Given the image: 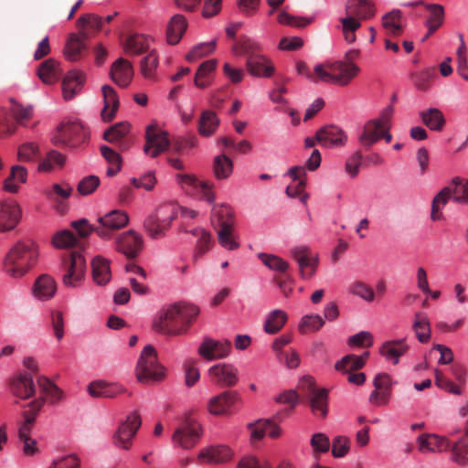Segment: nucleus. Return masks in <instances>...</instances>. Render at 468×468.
I'll use <instances>...</instances> for the list:
<instances>
[{
    "label": "nucleus",
    "mask_w": 468,
    "mask_h": 468,
    "mask_svg": "<svg viewBox=\"0 0 468 468\" xmlns=\"http://www.w3.org/2000/svg\"><path fill=\"white\" fill-rule=\"evenodd\" d=\"M452 189L451 186L443 187L433 198L431 205V218L432 220H439L441 218L440 210L447 204L450 199H452Z\"/></svg>",
    "instance_id": "obj_39"
},
{
    "label": "nucleus",
    "mask_w": 468,
    "mask_h": 468,
    "mask_svg": "<svg viewBox=\"0 0 468 468\" xmlns=\"http://www.w3.org/2000/svg\"><path fill=\"white\" fill-rule=\"evenodd\" d=\"M327 68L335 73V85L346 86L359 73L360 69L353 62H326Z\"/></svg>",
    "instance_id": "obj_15"
},
{
    "label": "nucleus",
    "mask_w": 468,
    "mask_h": 468,
    "mask_svg": "<svg viewBox=\"0 0 468 468\" xmlns=\"http://www.w3.org/2000/svg\"><path fill=\"white\" fill-rule=\"evenodd\" d=\"M258 257L267 268L274 271L285 272L289 268V263L279 256L261 252Z\"/></svg>",
    "instance_id": "obj_55"
},
{
    "label": "nucleus",
    "mask_w": 468,
    "mask_h": 468,
    "mask_svg": "<svg viewBox=\"0 0 468 468\" xmlns=\"http://www.w3.org/2000/svg\"><path fill=\"white\" fill-rule=\"evenodd\" d=\"M56 292L57 283L49 275L39 276L34 283V295L39 300H48L55 295Z\"/></svg>",
    "instance_id": "obj_29"
},
{
    "label": "nucleus",
    "mask_w": 468,
    "mask_h": 468,
    "mask_svg": "<svg viewBox=\"0 0 468 468\" xmlns=\"http://www.w3.org/2000/svg\"><path fill=\"white\" fill-rule=\"evenodd\" d=\"M142 424L141 417L137 412L130 413L126 420L119 426L113 434L112 441L115 446L128 450L132 440Z\"/></svg>",
    "instance_id": "obj_7"
},
{
    "label": "nucleus",
    "mask_w": 468,
    "mask_h": 468,
    "mask_svg": "<svg viewBox=\"0 0 468 468\" xmlns=\"http://www.w3.org/2000/svg\"><path fill=\"white\" fill-rule=\"evenodd\" d=\"M91 268L92 277L97 284L105 285L110 282L112 272L109 260L101 256H96L91 261Z\"/></svg>",
    "instance_id": "obj_30"
},
{
    "label": "nucleus",
    "mask_w": 468,
    "mask_h": 468,
    "mask_svg": "<svg viewBox=\"0 0 468 468\" xmlns=\"http://www.w3.org/2000/svg\"><path fill=\"white\" fill-rule=\"evenodd\" d=\"M159 65L155 50L150 51L141 61V73L145 79H153Z\"/></svg>",
    "instance_id": "obj_51"
},
{
    "label": "nucleus",
    "mask_w": 468,
    "mask_h": 468,
    "mask_svg": "<svg viewBox=\"0 0 468 468\" xmlns=\"http://www.w3.org/2000/svg\"><path fill=\"white\" fill-rule=\"evenodd\" d=\"M86 271V261L80 253H72L67 263L66 273L63 274V283L68 287L78 286Z\"/></svg>",
    "instance_id": "obj_14"
},
{
    "label": "nucleus",
    "mask_w": 468,
    "mask_h": 468,
    "mask_svg": "<svg viewBox=\"0 0 468 468\" xmlns=\"http://www.w3.org/2000/svg\"><path fill=\"white\" fill-rule=\"evenodd\" d=\"M186 27L187 25L185 16L181 15L174 16L170 19L166 28L167 42L171 45L177 44L186 32Z\"/></svg>",
    "instance_id": "obj_34"
},
{
    "label": "nucleus",
    "mask_w": 468,
    "mask_h": 468,
    "mask_svg": "<svg viewBox=\"0 0 468 468\" xmlns=\"http://www.w3.org/2000/svg\"><path fill=\"white\" fill-rule=\"evenodd\" d=\"M215 49L216 39H212L207 42H202L193 47V48L186 54V58L188 61H195L213 53Z\"/></svg>",
    "instance_id": "obj_54"
},
{
    "label": "nucleus",
    "mask_w": 468,
    "mask_h": 468,
    "mask_svg": "<svg viewBox=\"0 0 468 468\" xmlns=\"http://www.w3.org/2000/svg\"><path fill=\"white\" fill-rule=\"evenodd\" d=\"M65 162L66 158L61 153L52 150L38 164L37 170L41 173H49L56 168H62Z\"/></svg>",
    "instance_id": "obj_38"
},
{
    "label": "nucleus",
    "mask_w": 468,
    "mask_h": 468,
    "mask_svg": "<svg viewBox=\"0 0 468 468\" xmlns=\"http://www.w3.org/2000/svg\"><path fill=\"white\" fill-rule=\"evenodd\" d=\"M12 393L22 399H27L35 394L33 377L29 373H20L11 383Z\"/></svg>",
    "instance_id": "obj_22"
},
{
    "label": "nucleus",
    "mask_w": 468,
    "mask_h": 468,
    "mask_svg": "<svg viewBox=\"0 0 468 468\" xmlns=\"http://www.w3.org/2000/svg\"><path fill=\"white\" fill-rule=\"evenodd\" d=\"M213 171L216 178H228L233 171L231 159L225 154L216 156L213 163Z\"/></svg>",
    "instance_id": "obj_44"
},
{
    "label": "nucleus",
    "mask_w": 468,
    "mask_h": 468,
    "mask_svg": "<svg viewBox=\"0 0 468 468\" xmlns=\"http://www.w3.org/2000/svg\"><path fill=\"white\" fill-rule=\"evenodd\" d=\"M277 19L280 24L293 27H303L313 22V18L294 16L287 13L285 10L280 12Z\"/></svg>",
    "instance_id": "obj_62"
},
{
    "label": "nucleus",
    "mask_w": 468,
    "mask_h": 468,
    "mask_svg": "<svg viewBox=\"0 0 468 468\" xmlns=\"http://www.w3.org/2000/svg\"><path fill=\"white\" fill-rule=\"evenodd\" d=\"M104 106L101 115L104 122L112 121L119 108V97L115 90L110 85H103L101 88Z\"/></svg>",
    "instance_id": "obj_25"
},
{
    "label": "nucleus",
    "mask_w": 468,
    "mask_h": 468,
    "mask_svg": "<svg viewBox=\"0 0 468 468\" xmlns=\"http://www.w3.org/2000/svg\"><path fill=\"white\" fill-rule=\"evenodd\" d=\"M110 77L121 88H126L133 77V68L130 61L119 58L111 67Z\"/></svg>",
    "instance_id": "obj_17"
},
{
    "label": "nucleus",
    "mask_w": 468,
    "mask_h": 468,
    "mask_svg": "<svg viewBox=\"0 0 468 468\" xmlns=\"http://www.w3.org/2000/svg\"><path fill=\"white\" fill-rule=\"evenodd\" d=\"M287 314L281 310L275 309L268 314L266 316L263 329L265 333L269 335H274L278 333L287 322Z\"/></svg>",
    "instance_id": "obj_35"
},
{
    "label": "nucleus",
    "mask_w": 468,
    "mask_h": 468,
    "mask_svg": "<svg viewBox=\"0 0 468 468\" xmlns=\"http://www.w3.org/2000/svg\"><path fill=\"white\" fill-rule=\"evenodd\" d=\"M336 370L343 374H347L354 370H358L363 367V362L361 359L356 358V355H346L337 361L335 365Z\"/></svg>",
    "instance_id": "obj_59"
},
{
    "label": "nucleus",
    "mask_w": 468,
    "mask_h": 468,
    "mask_svg": "<svg viewBox=\"0 0 468 468\" xmlns=\"http://www.w3.org/2000/svg\"><path fill=\"white\" fill-rule=\"evenodd\" d=\"M261 51V44L252 38H244L239 43L233 47V53L236 56L247 55H259Z\"/></svg>",
    "instance_id": "obj_48"
},
{
    "label": "nucleus",
    "mask_w": 468,
    "mask_h": 468,
    "mask_svg": "<svg viewBox=\"0 0 468 468\" xmlns=\"http://www.w3.org/2000/svg\"><path fill=\"white\" fill-rule=\"evenodd\" d=\"M77 239L69 230L57 232L52 238V244L58 249H69L77 244Z\"/></svg>",
    "instance_id": "obj_61"
},
{
    "label": "nucleus",
    "mask_w": 468,
    "mask_h": 468,
    "mask_svg": "<svg viewBox=\"0 0 468 468\" xmlns=\"http://www.w3.org/2000/svg\"><path fill=\"white\" fill-rule=\"evenodd\" d=\"M311 408L315 415L325 417L327 415V390L315 389L311 396Z\"/></svg>",
    "instance_id": "obj_45"
},
{
    "label": "nucleus",
    "mask_w": 468,
    "mask_h": 468,
    "mask_svg": "<svg viewBox=\"0 0 468 468\" xmlns=\"http://www.w3.org/2000/svg\"><path fill=\"white\" fill-rule=\"evenodd\" d=\"M452 458L460 465L468 464V435L464 434L452 446Z\"/></svg>",
    "instance_id": "obj_53"
},
{
    "label": "nucleus",
    "mask_w": 468,
    "mask_h": 468,
    "mask_svg": "<svg viewBox=\"0 0 468 468\" xmlns=\"http://www.w3.org/2000/svg\"><path fill=\"white\" fill-rule=\"evenodd\" d=\"M115 250L128 259L137 257L143 250L144 239L140 233L129 229L118 234L114 240Z\"/></svg>",
    "instance_id": "obj_6"
},
{
    "label": "nucleus",
    "mask_w": 468,
    "mask_h": 468,
    "mask_svg": "<svg viewBox=\"0 0 468 468\" xmlns=\"http://www.w3.org/2000/svg\"><path fill=\"white\" fill-rule=\"evenodd\" d=\"M237 394L232 391H224L209 399L207 410L212 415H223L229 412L234 405Z\"/></svg>",
    "instance_id": "obj_21"
},
{
    "label": "nucleus",
    "mask_w": 468,
    "mask_h": 468,
    "mask_svg": "<svg viewBox=\"0 0 468 468\" xmlns=\"http://www.w3.org/2000/svg\"><path fill=\"white\" fill-rule=\"evenodd\" d=\"M409 346L404 340L387 341L379 348L380 355L387 360L397 365L399 357L406 354Z\"/></svg>",
    "instance_id": "obj_27"
},
{
    "label": "nucleus",
    "mask_w": 468,
    "mask_h": 468,
    "mask_svg": "<svg viewBox=\"0 0 468 468\" xmlns=\"http://www.w3.org/2000/svg\"><path fill=\"white\" fill-rule=\"evenodd\" d=\"M233 455V451L228 445H209L199 451L197 460L201 463L222 464L230 461Z\"/></svg>",
    "instance_id": "obj_12"
},
{
    "label": "nucleus",
    "mask_w": 468,
    "mask_h": 468,
    "mask_svg": "<svg viewBox=\"0 0 468 468\" xmlns=\"http://www.w3.org/2000/svg\"><path fill=\"white\" fill-rule=\"evenodd\" d=\"M85 82L84 74L77 69L70 70L65 76L62 82V94L66 101L71 100L79 93Z\"/></svg>",
    "instance_id": "obj_23"
},
{
    "label": "nucleus",
    "mask_w": 468,
    "mask_h": 468,
    "mask_svg": "<svg viewBox=\"0 0 468 468\" xmlns=\"http://www.w3.org/2000/svg\"><path fill=\"white\" fill-rule=\"evenodd\" d=\"M382 26L389 35H398L402 30L401 12L393 10L382 17Z\"/></svg>",
    "instance_id": "obj_46"
},
{
    "label": "nucleus",
    "mask_w": 468,
    "mask_h": 468,
    "mask_svg": "<svg viewBox=\"0 0 468 468\" xmlns=\"http://www.w3.org/2000/svg\"><path fill=\"white\" fill-rule=\"evenodd\" d=\"M412 328L418 340L422 343H428L431 339V326L427 314L418 312L414 314Z\"/></svg>",
    "instance_id": "obj_36"
},
{
    "label": "nucleus",
    "mask_w": 468,
    "mask_h": 468,
    "mask_svg": "<svg viewBox=\"0 0 468 468\" xmlns=\"http://www.w3.org/2000/svg\"><path fill=\"white\" fill-rule=\"evenodd\" d=\"M233 226L231 222L227 221L224 226L219 228L218 230V238L219 244L229 250H233L239 248V243L234 239L232 236Z\"/></svg>",
    "instance_id": "obj_50"
},
{
    "label": "nucleus",
    "mask_w": 468,
    "mask_h": 468,
    "mask_svg": "<svg viewBox=\"0 0 468 468\" xmlns=\"http://www.w3.org/2000/svg\"><path fill=\"white\" fill-rule=\"evenodd\" d=\"M201 436V425L195 420L186 419L175 431L172 440L176 445L184 449H190L197 444Z\"/></svg>",
    "instance_id": "obj_5"
},
{
    "label": "nucleus",
    "mask_w": 468,
    "mask_h": 468,
    "mask_svg": "<svg viewBox=\"0 0 468 468\" xmlns=\"http://www.w3.org/2000/svg\"><path fill=\"white\" fill-rule=\"evenodd\" d=\"M177 182L183 186H191L194 190L201 195V199L207 201L208 204H213L215 201V195L211 190V185L208 182L198 180L193 175L178 174L176 176Z\"/></svg>",
    "instance_id": "obj_20"
},
{
    "label": "nucleus",
    "mask_w": 468,
    "mask_h": 468,
    "mask_svg": "<svg viewBox=\"0 0 468 468\" xmlns=\"http://www.w3.org/2000/svg\"><path fill=\"white\" fill-rule=\"evenodd\" d=\"M136 378L141 383L160 381L165 377L164 367L157 362L156 352L151 345L146 346L138 359Z\"/></svg>",
    "instance_id": "obj_2"
},
{
    "label": "nucleus",
    "mask_w": 468,
    "mask_h": 468,
    "mask_svg": "<svg viewBox=\"0 0 468 468\" xmlns=\"http://www.w3.org/2000/svg\"><path fill=\"white\" fill-rule=\"evenodd\" d=\"M324 325V318L319 314H305L299 323V331L303 334L317 332Z\"/></svg>",
    "instance_id": "obj_49"
},
{
    "label": "nucleus",
    "mask_w": 468,
    "mask_h": 468,
    "mask_svg": "<svg viewBox=\"0 0 468 468\" xmlns=\"http://www.w3.org/2000/svg\"><path fill=\"white\" fill-rule=\"evenodd\" d=\"M452 201L458 204L468 205V179L455 176L452 179Z\"/></svg>",
    "instance_id": "obj_40"
},
{
    "label": "nucleus",
    "mask_w": 468,
    "mask_h": 468,
    "mask_svg": "<svg viewBox=\"0 0 468 468\" xmlns=\"http://www.w3.org/2000/svg\"><path fill=\"white\" fill-rule=\"evenodd\" d=\"M168 226H164L152 215H149L144 221V229L147 235L152 239H159L165 236V231L169 229Z\"/></svg>",
    "instance_id": "obj_52"
},
{
    "label": "nucleus",
    "mask_w": 468,
    "mask_h": 468,
    "mask_svg": "<svg viewBox=\"0 0 468 468\" xmlns=\"http://www.w3.org/2000/svg\"><path fill=\"white\" fill-rule=\"evenodd\" d=\"M124 390L123 387L118 383H108L102 380L93 381L88 386L89 394L94 398H113Z\"/></svg>",
    "instance_id": "obj_24"
},
{
    "label": "nucleus",
    "mask_w": 468,
    "mask_h": 468,
    "mask_svg": "<svg viewBox=\"0 0 468 468\" xmlns=\"http://www.w3.org/2000/svg\"><path fill=\"white\" fill-rule=\"evenodd\" d=\"M95 233L102 239H110L113 232L125 227L129 222V216L125 211L114 209L98 218Z\"/></svg>",
    "instance_id": "obj_4"
},
{
    "label": "nucleus",
    "mask_w": 468,
    "mask_h": 468,
    "mask_svg": "<svg viewBox=\"0 0 468 468\" xmlns=\"http://www.w3.org/2000/svg\"><path fill=\"white\" fill-rule=\"evenodd\" d=\"M219 118L215 112L210 110L203 111L198 121V133L204 137L212 136L218 128Z\"/></svg>",
    "instance_id": "obj_32"
},
{
    "label": "nucleus",
    "mask_w": 468,
    "mask_h": 468,
    "mask_svg": "<svg viewBox=\"0 0 468 468\" xmlns=\"http://www.w3.org/2000/svg\"><path fill=\"white\" fill-rule=\"evenodd\" d=\"M11 114L17 123L25 124L32 119L34 109L30 104L24 105L11 99Z\"/></svg>",
    "instance_id": "obj_42"
},
{
    "label": "nucleus",
    "mask_w": 468,
    "mask_h": 468,
    "mask_svg": "<svg viewBox=\"0 0 468 468\" xmlns=\"http://www.w3.org/2000/svg\"><path fill=\"white\" fill-rule=\"evenodd\" d=\"M170 145L168 133L157 129L154 125H149L145 131V144L144 152L145 154L154 158L165 152Z\"/></svg>",
    "instance_id": "obj_9"
},
{
    "label": "nucleus",
    "mask_w": 468,
    "mask_h": 468,
    "mask_svg": "<svg viewBox=\"0 0 468 468\" xmlns=\"http://www.w3.org/2000/svg\"><path fill=\"white\" fill-rule=\"evenodd\" d=\"M208 376L213 383L221 387H233L239 380L237 367L229 363H219L210 367Z\"/></svg>",
    "instance_id": "obj_13"
},
{
    "label": "nucleus",
    "mask_w": 468,
    "mask_h": 468,
    "mask_svg": "<svg viewBox=\"0 0 468 468\" xmlns=\"http://www.w3.org/2000/svg\"><path fill=\"white\" fill-rule=\"evenodd\" d=\"M318 143L324 147H339L346 144L347 136L345 132L336 126H325L316 132Z\"/></svg>",
    "instance_id": "obj_19"
},
{
    "label": "nucleus",
    "mask_w": 468,
    "mask_h": 468,
    "mask_svg": "<svg viewBox=\"0 0 468 468\" xmlns=\"http://www.w3.org/2000/svg\"><path fill=\"white\" fill-rule=\"evenodd\" d=\"M73 192V188L67 183H55L52 185L50 190L45 191V196L53 200H58V198L67 199L69 198Z\"/></svg>",
    "instance_id": "obj_63"
},
{
    "label": "nucleus",
    "mask_w": 468,
    "mask_h": 468,
    "mask_svg": "<svg viewBox=\"0 0 468 468\" xmlns=\"http://www.w3.org/2000/svg\"><path fill=\"white\" fill-rule=\"evenodd\" d=\"M291 253L298 263L301 276L307 280L313 278L318 268V254L313 253L305 245L292 248Z\"/></svg>",
    "instance_id": "obj_8"
},
{
    "label": "nucleus",
    "mask_w": 468,
    "mask_h": 468,
    "mask_svg": "<svg viewBox=\"0 0 468 468\" xmlns=\"http://www.w3.org/2000/svg\"><path fill=\"white\" fill-rule=\"evenodd\" d=\"M153 41V38L144 34H134L129 37L123 44L124 52L127 55L137 56L145 52Z\"/></svg>",
    "instance_id": "obj_28"
},
{
    "label": "nucleus",
    "mask_w": 468,
    "mask_h": 468,
    "mask_svg": "<svg viewBox=\"0 0 468 468\" xmlns=\"http://www.w3.org/2000/svg\"><path fill=\"white\" fill-rule=\"evenodd\" d=\"M382 128L378 127L373 121H370L366 123L364 131L359 136V141L362 144L370 146L382 138Z\"/></svg>",
    "instance_id": "obj_47"
},
{
    "label": "nucleus",
    "mask_w": 468,
    "mask_h": 468,
    "mask_svg": "<svg viewBox=\"0 0 468 468\" xmlns=\"http://www.w3.org/2000/svg\"><path fill=\"white\" fill-rule=\"evenodd\" d=\"M88 132L78 120L63 122L53 137L55 144H62L75 147L87 137Z\"/></svg>",
    "instance_id": "obj_3"
},
{
    "label": "nucleus",
    "mask_w": 468,
    "mask_h": 468,
    "mask_svg": "<svg viewBox=\"0 0 468 468\" xmlns=\"http://www.w3.org/2000/svg\"><path fill=\"white\" fill-rule=\"evenodd\" d=\"M80 35L71 34L67 40L64 48V56L69 61L79 60L86 48L84 39L89 37V33L81 32Z\"/></svg>",
    "instance_id": "obj_26"
},
{
    "label": "nucleus",
    "mask_w": 468,
    "mask_h": 468,
    "mask_svg": "<svg viewBox=\"0 0 468 468\" xmlns=\"http://www.w3.org/2000/svg\"><path fill=\"white\" fill-rule=\"evenodd\" d=\"M22 207L14 200L0 202V233L15 229L22 219Z\"/></svg>",
    "instance_id": "obj_10"
},
{
    "label": "nucleus",
    "mask_w": 468,
    "mask_h": 468,
    "mask_svg": "<svg viewBox=\"0 0 468 468\" xmlns=\"http://www.w3.org/2000/svg\"><path fill=\"white\" fill-rule=\"evenodd\" d=\"M248 72L256 78H271L275 71L272 62L261 53L250 55L246 61Z\"/></svg>",
    "instance_id": "obj_16"
},
{
    "label": "nucleus",
    "mask_w": 468,
    "mask_h": 468,
    "mask_svg": "<svg viewBox=\"0 0 468 468\" xmlns=\"http://www.w3.org/2000/svg\"><path fill=\"white\" fill-rule=\"evenodd\" d=\"M192 234L197 238L193 259L195 261L201 258L208 250L211 240V236L203 229H194Z\"/></svg>",
    "instance_id": "obj_43"
},
{
    "label": "nucleus",
    "mask_w": 468,
    "mask_h": 468,
    "mask_svg": "<svg viewBox=\"0 0 468 468\" xmlns=\"http://www.w3.org/2000/svg\"><path fill=\"white\" fill-rule=\"evenodd\" d=\"M422 122L431 130L441 131L445 119L442 112L437 108H429L420 113Z\"/></svg>",
    "instance_id": "obj_37"
},
{
    "label": "nucleus",
    "mask_w": 468,
    "mask_h": 468,
    "mask_svg": "<svg viewBox=\"0 0 468 468\" xmlns=\"http://www.w3.org/2000/svg\"><path fill=\"white\" fill-rule=\"evenodd\" d=\"M39 155V147L34 142L22 144L17 150V158L20 162H34Z\"/></svg>",
    "instance_id": "obj_60"
},
{
    "label": "nucleus",
    "mask_w": 468,
    "mask_h": 468,
    "mask_svg": "<svg viewBox=\"0 0 468 468\" xmlns=\"http://www.w3.org/2000/svg\"><path fill=\"white\" fill-rule=\"evenodd\" d=\"M231 350V342L229 340H214L209 337L204 338L198 347L200 356L207 361L227 357Z\"/></svg>",
    "instance_id": "obj_11"
},
{
    "label": "nucleus",
    "mask_w": 468,
    "mask_h": 468,
    "mask_svg": "<svg viewBox=\"0 0 468 468\" xmlns=\"http://www.w3.org/2000/svg\"><path fill=\"white\" fill-rule=\"evenodd\" d=\"M151 215L161 223H164V226L170 227L172 221L176 218L177 213L176 211V207L172 204L165 203L160 205L155 209L154 213Z\"/></svg>",
    "instance_id": "obj_58"
},
{
    "label": "nucleus",
    "mask_w": 468,
    "mask_h": 468,
    "mask_svg": "<svg viewBox=\"0 0 468 468\" xmlns=\"http://www.w3.org/2000/svg\"><path fill=\"white\" fill-rule=\"evenodd\" d=\"M346 13L358 19H368L375 14L373 4L368 0H348Z\"/></svg>",
    "instance_id": "obj_31"
},
{
    "label": "nucleus",
    "mask_w": 468,
    "mask_h": 468,
    "mask_svg": "<svg viewBox=\"0 0 468 468\" xmlns=\"http://www.w3.org/2000/svg\"><path fill=\"white\" fill-rule=\"evenodd\" d=\"M418 449L422 453L441 452L451 447L450 441L443 436L423 433L417 438Z\"/></svg>",
    "instance_id": "obj_18"
},
{
    "label": "nucleus",
    "mask_w": 468,
    "mask_h": 468,
    "mask_svg": "<svg viewBox=\"0 0 468 468\" xmlns=\"http://www.w3.org/2000/svg\"><path fill=\"white\" fill-rule=\"evenodd\" d=\"M130 125L127 122H119L112 125L103 133L104 140L114 143L129 133Z\"/></svg>",
    "instance_id": "obj_64"
},
{
    "label": "nucleus",
    "mask_w": 468,
    "mask_h": 468,
    "mask_svg": "<svg viewBox=\"0 0 468 468\" xmlns=\"http://www.w3.org/2000/svg\"><path fill=\"white\" fill-rule=\"evenodd\" d=\"M77 27L82 29V32H86V28L98 32L103 27V18L95 14H85L78 18Z\"/></svg>",
    "instance_id": "obj_56"
},
{
    "label": "nucleus",
    "mask_w": 468,
    "mask_h": 468,
    "mask_svg": "<svg viewBox=\"0 0 468 468\" xmlns=\"http://www.w3.org/2000/svg\"><path fill=\"white\" fill-rule=\"evenodd\" d=\"M212 221L219 228L224 226L227 221L234 226V218L232 209L227 205L215 206L212 209Z\"/></svg>",
    "instance_id": "obj_57"
},
{
    "label": "nucleus",
    "mask_w": 468,
    "mask_h": 468,
    "mask_svg": "<svg viewBox=\"0 0 468 468\" xmlns=\"http://www.w3.org/2000/svg\"><path fill=\"white\" fill-rule=\"evenodd\" d=\"M61 73L59 63L54 58H48L42 62L37 69V75L46 84H53L58 81Z\"/></svg>",
    "instance_id": "obj_33"
},
{
    "label": "nucleus",
    "mask_w": 468,
    "mask_h": 468,
    "mask_svg": "<svg viewBox=\"0 0 468 468\" xmlns=\"http://www.w3.org/2000/svg\"><path fill=\"white\" fill-rule=\"evenodd\" d=\"M426 8L430 11V16L425 22V26L428 27L429 34H432L442 25L444 10L442 5L437 4L428 5Z\"/></svg>",
    "instance_id": "obj_41"
},
{
    "label": "nucleus",
    "mask_w": 468,
    "mask_h": 468,
    "mask_svg": "<svg viewBox=\"0 0 468 468\" xmlns=\"http://www.w3.org/2000/svg\"><path fill=\"white\" fill-rule=\"evenodd\" d=\"M39 250L32 239L16 241L3 259V271L8 276L18 279L25 276L37 262Z\"/></svg>",
    "instance_id": "obj_1"
}]
</instances>
